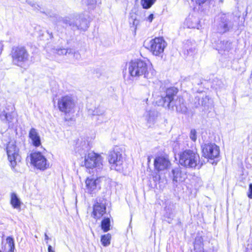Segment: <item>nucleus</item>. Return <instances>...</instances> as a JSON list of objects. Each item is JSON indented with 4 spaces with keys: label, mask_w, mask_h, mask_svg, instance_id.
<instances>
[{
    "label": "nucleus",
    "mask_w": 252,
    "mask_h": 252,
    "mask_svg": "<svg viewBox=\"0 0 252 252\" xmlns=\"http://www.w3.org/2000/svg\"><path fill=\"white\" fill-rule=\"evenodd\" d=\"M177 93V90L175 88L166 89L165 94L157 98L156 104L158 106H162L177 112L185 114L188 108L182 98H179L174 100V97Z\"/></svg>",
    "instance_id": "1"
},
{
    "label": "nucleus",
    "mask_w": 252,
    "mask_h": 252,
    "mask_svg": "<svg viewBox=\"0 0 252 252\" xmlns=\"http://www.w3.org/2000/svg\"><path fill=\"white\" fill-rule=\"evenodd\" d=\"M128 72L131 76L136 78L143 76L147 79L153 78L156 71L144 61L140 60L131 61L128 64Z\"/></svg>",
    "instance_id": "2"
},
{
    "label": "nucleus",
    "mask_w": 252,
    "mask_h": 252,
    "mask_svg": "<svg viewBox=\"0 0 252 252\" xmlns=\"http://www.w3.org/2000/svg\"><path fill=\"white\" fill-rule=\"evenodd\" d=\"M199 155L192 150H186L180 154V164L189 168H194L199 163Z\"/></svg>",
    "instance_id": "3"
},
{
    "label": "nucleus",
    "mask_w": 252,
    "mask_h": 252,
    "mask_svg": "<svg viewBox=\"0 0 252 252\" xmlns=\"http://www.w3.org/2000/svg\"><path fill=\"white\" fill-rule=\"evenodd\" d=\"M235 17L230 13H223L219 15L216 23V30L220 33H224L232 29Z\"/></svg>",
    "instance_id": "4"
},
{
    "label": "nucleus",
    "mask_w": 252,
    "mask_h": 252,
    "mask_svg": "<svg viewBox=\"0 0 252 252\" xmlns=\"http://www.w3.org/2000/svg\"><path fill=\"white\" fill-rule=\"evenodd\" d=\"M11 56L13 63L19 66H23L29 59L28 51L22 46H14L12 48Z\"/></svg>",
    "instance_id": "5"
},
{
    "label": "nucleus",
    "mask_w": 252,
    "mask_h": 252,
    "mask_svg": "<svg viewBox=\"0 0 252 252\" xmlns=\"http://www.w3.org/2000/svg\"><path fill=\"white\" fill-rule=\"evenodd\" d=\"M6 151L8 160L11 168L14 170L21 159L19 154V149L17 148L14 142H10L7 145Z\"/></svg>",
    "instance_id": "6"
},
{
    "label": "nucleus",
    "mask_w": 252,
    "mask_h": 252,
    "mask_svg": "<svg viewBox=\"0 0 252 252\" xmlns=\"http://www.w3.org/2000/svg\"><path fill=\"white\" fill-rule=\"evenodd\" d=\"M103 160L101 156L94 152H90L85 156L84 159L85 166L88 168H102Z\"/></svg>",
    "instance_id": "7"
},
{
    "label": "nucleus",
    "mask_w": 252,
    "mask_h": 252,
    "mask_svg": "<svg viewBox=\"0 0 252 252\" xmlns=\"http://www.w3.org/2000/svg\"><path fill=\"white\" fill-rule=\"evenodd\" d=\"M75 104L73 97L68 95L61 97L58 102L59 110L65 114L73 112Z\"/></svg>",
    "instance_id": "8"
},
{
    "label": "nucleus",
    "mask_w": 252,
    "mask_h": 252,
    "mask_svg": "<svg viewBox=\"0 0 252 252\" xmlns=\"http://www.w3.org/2000/svg\"><path fill=\"white\" fill-rule=\"evenodd\" d=\"M109 162L111 164V168L116 171H121L123 162L122 155L119 149L116 147L109 152L108 156Z\"/></svg>",
    "instance_id": "9"
},
{
    "label": "nucleus",
    "mask_w": 252,
    "mask_h": 252,
    "mask_svg": "<svg viewBox=\"0 0 252 252\" xmlns=\"http://www.w3.org/2000/svg\"><path fill=\"white\" fill-rule=\"evenodd\" d=\"M63 22L69 25L71 28L74 30H82L85 31L89 27V23L87 20L84 18L79 17L76 19H66Z\"/></svg>",
    "instance_id": "10"
},
{
    "label": "nucleus",
    "mask_w": 252,
    "mask_h": 252,
    "mask_svg": "<svg viewBox=\"0 0 252 252\" xmlns=\"http://www.w3.org/2000/svg\"><path fill=\"white\" fill-rule=\"evenodd\" d=\"M31 163L37 169L44 170L49 167V163L46 158L40 152L31 154Z\"/></svg>",
    "instance_id": "11"
},
{
    "label": "nucleus",
    "mask_w": 252,
    "mask_h": 252,
    "mask_svg": "<svg viewBox=\"0 0 252 252\" xmlns=\"http://www.w3.org/2000/svg\"><path fill=\"white\" fill-rule=\"evenodd\" d=\"M13 106H7L0 112V119L8 125L9 127H13L17 120L14 118Z\"/></svg>",
    "instance_id": "12"
},
{
    "label": "nucleus",
    "mask_w": 252,
    "mask_h": 252,
    "mask_svg": "<svg viewBox=\"0 0 252 252\" xmlns=\"http://www.w3.org/2000/svg\"><path fill=\"white\" fill-rule=\"evenodd\" d=\"M149 44L150 51L155 56H159L161 54L166 45L162 37H156L152 39Z\"/></svg>",
    "instance_id": "13"
},
{
    "label": "nucleus",
    "mask_w": 252,
    "mask_h": 252,
    "mask_svg": "<svg viewBox=\"0 0 252 252\" xmlns=\"http://www.w3.org/2000/svg\"><path fill=\"white\" fill-rule=\"evenodd\" d=\"M203 156L206 158L214 159L220 154V148L215 144H205L202 146Z\"/></svg>",
    "instance_id": "14"
},
{
    "label": "nucleus",
    "mask_w": 252,
    "mask_h": 252,
    "mask_svg": "<svg viewBox=\"0 0 252 252\" xmlns=\"http://www.w3.org/2000/svg\"><path fill=\"white\" fill-rule=\"evenodd\" d=\"M101 177L95 178L91 176L87 178L86 180V189L90 194L95 193L100 189V182Z\"/></svg>",
    "instance_id": "15"
},
{
    "label": "nucleus",
    "mask_w": 252,
    "mask_h": 252,
    "mask_svg": "<svg viewBox=\"0 0 252 252\" xmlns=\"http://www.w3.org/2000/svg\"><path fill=\"white\" fill-rule=\"evenodd\" d=\"M170 165V162L166 156H159L154 160V166L158 171L167 169Z\"/></svg>",
    "instance_id": "16"
},
{
    "label": "nucleus",
    "mask_w": 252,
    "mask_h": 252,
    "mask_svg": "<svg viewBox=\"0 0 252 252\" xmlns=\"http://www.w3.org/2000/svg\"><path fill=\"white\" fill-rule=\"evenodd\" d=\"M158 112L154 109L146 110L143 114V118L148 127H151L154 125L157 118L158 117Z\"/></svg>",
    "instance_id": "17"
},
{
    "label": "nucleus",
    "mask_w": 252,
    "mask_h": 252,
    "mask_svg": "<svg viewBox=\"0 0 252 252\" xmlns=\"http://www.w3.org/2000/svg\"><path fill=\"white\" fill-rule=\"evenodd\" d=\"M106 209L104 204L97 202L93 206V217L95 219H100L105 213Z\"/></svg>",
    "instance_id": "18"
},
{
    "label": "nucleus",
    "mask_w": 252,
    "mask_h": 252,
    "mask_svg": "<svg viewBox=\"0 0 252 252\" xmlns=\"http://www.w3.org/2000/svg\"><path fill=\"white\" fill-rule=\"evenodd\" d=\"M29 136L34 146L38 147L41 145L40 137L37 129L32 128L29 131Z\"/></svg>",
    "instance_id": "19"
},
{
    "label": "nucleus",
    "mask_w": 252,
    "mask_h": 252,
    "mask_svg": "<svg viewBox=\"0 0 252 252\" xmlns=\"http://www.w3.org/2000/svg\"><path fill=\"white\" fill-rule=\"evenodd\" d=\"M172 174L174 182H182L186 178V175L183 173L179 168L173 169Z\"/></svg>",
    "instance_id": "20"
},
{
    "label": "nucleus",
    "mask_w": 252,
    "mask_h": 252,
    "mask_svg": "<svg viewBox=\"0 0 252 252\" xmlns=\"http://www.w3.org/2000/svg\"><path fill=\"white\" fill-rule=\"evenodd\" d=\"M53 52L57 53L59 55H64L67 54H73L74 53V56L76 55V57H80V55L78 53L74 52V50L72 49H65V48H54L53 49Z\"/></svg>",
    "instance_id": "21"
},
{
    "label": "nucleus",
    "mask_w": 252,
    "mask_h": 252,
    "mask_svg": "<svg viewBox=\"0 0 252 252\" xmlns=\"http://www.w3.org/2000/svg\"><path fill=\"white\" fill-rule=\"evenodd\" d=\"M10 204L13 208L19 209L21 207V202L17 194L13 192L11 194Z\"/></svg>",
    "instance_id": "22"
},
{
    "label": "nucleus",
    "mask_w": 252,
    "mask_h": 252,
    "mask_svg": "<svg viewBox=\"0 0 252 252\" xmlns=\"http://www.w3.org/2000/svg\"><path fill=\"white\" fill-rule=\"evenodd\" d=\"M218 50L229 51L232 48V43L229 41H220L218 46Z\"/></svg>",
    "instance_id": "23"
},
{
    "label": "nucleus",
    "mask_w": 252,
    "mask_h": 252,
    "mask_svg": "<svg viewBox=\"0 0 252 252\" xmlns=\"http://www.w3.org/2000/svg\"><path fill=\"white\" fill-rule=\"evenodd\" d=\"M198 20L195 18H189L186 20L187 25L189 28H199L198 24Z\"/></svg>",
    "instance_id": "24"
},
{
    "label": "nucleus",
    "mask_w": 252,
    "mask_h": 252,
    "mask_svg": "<svg viewBox=\"0 0 252 252\" xmlns=\"http://www.w3.org/2000/svg\"><path fill=\"white\" fill-rule=\"evenodd\" d=\"M6 243L7 244V248H6V246H5V249H8V251H5V252H2L0 250V252H14V250L15 249V244L13 238L11 237H8L6 238Z\"/></svg>",
    "instance_id": "25"
},
{
    "label": "nucleus",
    "mask_w": 252,
    "mask_h": 252,
    "mask_svg": "<svg viewBox=\"0 0 252 252\" xmlns=\"http://www.w3.org/2000/svg\"><path fill=\"white\" fill-rule=\"evenodd\" d=\"M195 103L196 101H198V105H196V107H197L198 105H202L205 106L207 105L209 101V98L206 95H203L202 97L197 96L195 98Z\"/></svg>",
    "instance_id": "26"
},
{
    "label": "nucleus",
    "mask_w": 252,
    "mask_h": 252,
    "mask_svg": "<svg viewBox=\"0 0 252 252\" xmlns=\"http://www.w3.org/2000/svg\"><path fill=\"white\" fill-rule=\"evenodd\" d=\"M89 112L90 114L94 116H102L104 115L105 113V110L101 107H97L95 108L94 110L90 109Z\"/></svg>",
    "instance_id": "27"
},
{
    "label": "nucleus",
    "mask_w": 252,
    "mask_h": 252,
    "mask_svg": "<svg viewBox=\"0 0 252 252\" xmlns=\"http://www.w3.org/2000/svg\"><path fill=\"white\" fill-rule=\"evenodd\" d=\"M101 229L104 232H107L110 230V220L109 218H104L101 221Z\"/></svg>",
    "instance_id": "28"
},
{
    "label": "nucleus",
    "mask_w": 252,
    "mask_h": 252,
    "mask_svg": "<svg viewBox=\"0 0 252 252\" xmlns=\"http://www.w3.org/2000/svg\"><path fill=\"white\" fill-rule=\"evenodd\" d=\"M156 0H141L140 3L144 9L150 8L156 2Z\"/></svg>",
    "instance_id": "29"
},
{
    "label": "nucleus",
    "mask_w": 252,
    "mask_h": 252,
    "mask_svg": "<svg viewBox=\"0 0 252 252\" xmlns=\"http://www.w3.org/2000/svg\"><path fill=\"white\" fill-rule=\"evenodd\" d=\"M111 236L110 234H107L102 235L101 238V242L104 247H106L110 245Z\"/></svg>",
    "instance_id": "30"
},
{
    "label": "nucleus",
    "mask_w": 252,
    "mask_h": 252,
    "mask_svg": "<svg viewBox=\"0 0 252 252\" xmlns=\"http://www.w3.org/2000/svg\"><path fill=\"white\" fill-rule=\"evenodd\" d=\"M189 137L193 141H195L196 140L197 132L194 129H191L190 130Z\"/></svg>",
    "instance_id": "31"
},
{
    "label": "nucleus",
    "mask_w": 252,
    "mask_h": 252,
    "mask_svg": "<svg viewBox=\"0 0 252 252\" xmlns=\"http://www.w3.org/2000/svg\"><path fill=\"white\" fill-rule=\"evenodd\" d=\"M194 2L196 5L199 6H202L204 4L208 2L210 0H191Z\"/></svg>",
    "instance_id": "32"
},
{
    "label": "nucleus",
    "mask_w": 252,
    "mask_h": 252,
    "mask_svg": "<svg viewBox=\"0 0 252 252\" xmlns=\"http://www.w3.org/2000/svg\"><path fill=\"white\" fill-rule=\"evenodd\" d=\"M129 23L130 24L132 23L133 26L136 27L138 23V21L136 19L135 17L133 18V16H131L129 19Z\"/></svg>",
    "instance_id": "33"
},
{
    "label": "nucleus",
    "mask_w": 252,
    "mask_h": 252,
    "mask_svg": "<svg viewBox=\"0 0 252 252\" xmlns=\"http://www.w3.org/2000/svg\"><path fill=\"white\" fill-rule=\"evenodd\" d=\"M249 198L250 199L252 198V184L249 185V193L248 194Z\"/></svg>",
    "instance_id": "34"
},
{
    "label": "nucleus",
    "mask_w": 252,
    "mask_h": 252,
    "mask_svg": "<svg viewBox=\"0 0 252 252\" xmlns=\"http://www.w3.org/2000/svg\"><path fill=\"white\" fill-rule=\"evenodd\" d=\"M195 49L194 48H190L187 49V54L188 55H189L190 54H192L195 52Z\"/></svg>",
    "instance_id": "35"
},
{
    "label": "nucleus",
    "mask_w": 252,
    "mask_h": 252,
    "mask_svg": "<svg viewBox=\"0 0 252 252\" xmlns=\"http://www.w3.org/2000/svg\"><path fill=\"white\" fill-rule=\"evenodd\" d=\"M154 18V15L152 14H151L147 18V20L149 21L150 22H151Z\"/></svg>",
    "instance_id": "36"
},
{
    "label": "nucleus",
    "mask_w": 252,
    "mask_h": 252,
    "mask_svg": "<svg viewBox=\"0 0 252 252\" xmlns=\"http://www.w3.org/2000/svg\"><path fill=\"white\" fill-rule=\"evenodd\" d=\"M165 216L168 217L169 219H173V218L174 217V215L172 213L171 214H168L167 213Z\"/></svg>",
    "instance_id": "37"
},
{
    "label": "nucleus",
    "mask_w": 252,
    "mask_h": 252,
    "mask_svg": "<svg viewBox=\"0 0 252 252\" xmlns=\"http://www.w3.org/2000/svg\"><path fill=\"white\" fill-rule=\"evenodd\" d=\"M48 252H54V251L53 250L52 247L51 245L48 246Z\"/></svg>",
    "instance_id": "38"
},
{
    "label": "nucleus",
    "mask_w": 252,
    "mask_h": 252,
    "mask_svg": "<svg viewBox=\"0 0 252 252\" xmlns=\"http://www.w3.org/2000/svg\"><path fill=\"white\" fill-rule=\"evenodd\" d=\"M27 2L30 5H31L32 7L33 6H35V4H34V3H32V2L31 1H27Z\"/></svg>",
    "instance_id": "39"
},
{
    "label": "nucleus",
    "mask_w": 252,
    "mask_h": 252,
    "mask_svg": "<svg viewBox=\"0 0 252 252\" xmlns=\"http://www.w3.org/2000/svg\"><path fill=\"white\" fill-rule=\"evenodd\" d=\"M47 33L49 34V36H50V37L51 38H53V35H52V32H50L49 31H47Z\"/></svg>",
    "instance_id": "40"
},
{
    "label": "nucleus",
    "mask_w": 252,
    "mask_h": 252,
    "mask_svg": "<svg viewBox=\"0 0 252 252\" xmlns=\"http://www.w3.org/2000/svg\"><path fill=\"white\" fill-rule=\"evenodd\" d=\"M49 239L48 236L47 235L46 233L45 234V239L46 240H48Z\"/></svg>",
    "instance_id": "41"
},
{
    "label": "nucleus",
    "mask_w": 252,
    "mask_h": 252,
    "mask_svg": "<svg viewBox=\"0 0 252 252\" xmlns=\"http://www.w3.org/2000/svg\"><path fill=\"white\" fill-rule=\"evenodd\" d=\"M150 161V157H149L148 158V162H149Z\"/></svg>",
    "instance_id": "42"
},
{
    "label": "nucleus",
    "mask_w": 252,
    "mask_h": 252,
    "mask_svg": "<svg viewBox=\"0 0 252 252\" xmlns=\"http://www.w3.org/2000/svg\"><path fill=\"white\" fill-rule=\"evenodd\" d=\"M196 243L194 244V248L195 249H196Z\"/></svg>",
    "instance_id": "43"
}]
</instances>
